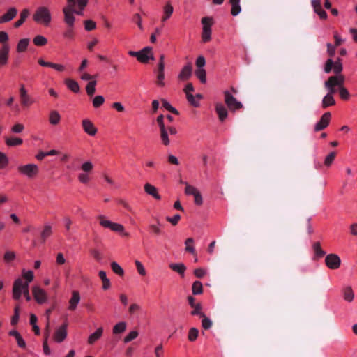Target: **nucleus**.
I'll return each instance as SVG.
<instances>
[{
  "mask_svg": "<svg viewBox=\"0 0 357 357\" xmlns=\"http://www.w3.org/2000/svg\"><path fill=\"white\" fill-rule=\"evenodd\" d=\"M193 310L191 312L192 315H199L201 317H204V314L202 312V305L199 303H197L194 307H192Z\"/></svg>",
  "mask_w": 357,
  "mask_h": 357,
  "instance_id": "5fc2aeb1",
  "label": "nucleus"
},
{
  "mask_svg": "<svg viewBox=\"0 0 357 357\" xmlns=\"http://www.w3.org/2000/svg\"><path fill=\"white\" fill-rule=\"evenodd\" d=\"M241 0H229V2L231 4V14L233 16L238 15L241 12V8L240 5Z\"/></svg>",
  "mask_w": 357,
  "mask_h": 357,
  "instance_id": "c756f323",
  "label": "nucleus"
},
{
  "mask_svg": "<svg viewBox=\"0 0 357 357\" xmlns=\"http://www.w3.org/2000/svg\"><path fill=\"white\" fill-rule=\"evenodd\" d=\"M98 219L100 220V225L105 227V228H109L110 229L112 225V222H111L109 220H107L106 218L103 215H100L98 217Z\"/></svg>",
  "mask_w": 357,
  "mask_h": 357,
  "instance_id": "4d7b16f0",
  "label": "nucleus"
},
{
  "mask_svg": "<svg viewBox=\"0 0 357 357\" xmlns=\"http://www.w3.org/2000/svg\"><path fill=\"white\" fill-rule=\"evenodd\" d=\"M67 328L68 324L64 323L56 329L53 336V339L56 342L61 343L65 340L68 335Z\"/></svg>",
  "mask_w": 357,
  "mask_h": 357,
  "instance_id": "4468645a",
  "label": "nucleus"
},
{
  "mask_svg": "<svg viewBox=\"0 0 357 357\" xmlns=\"http://www.w3.org/2000/svg\"><path fill=\"white\" fill-rule=\"evenodd\" d=\"M195 75L197 78L200 80V82L203 84L206 82V73L204 69H197L195 71Z\"/></svg>",
  "mask_w": 357,
  "mask_h": 357,
  "instance_id": "09e8293b",
  "label": "nucleus"
},
{
  "mask_svg": "<svg viewBox=\"0 0 357 357\" xmlns=\"http://www.w3.org/2000/svg\"><path fill=\"white\" fill-rule=\"evenodd\" d=\"M32 293L36 301L38 304H43L47 301V294L38 285L33 286Z\"/></svg>",
  "mask_w": 357,
  "mask_h": 357,
  "instance_id": "f8f14e48",
  "label": "nucleus"
},
{
  "mask_svg": "<svg viewBox=\"0 0 357 357\" xmlns=\"http://www.w3.org/2000/svg\"><path fill=\"white\" fill-rule=\"evenodd\" d=\"M97 82L96 79L90 81L86 86V91L89 96H91L94 94L96 92V86Z\"/></svg>",
  "mask_w": 357,
  "mask_h": 357,
  "instance_id": "79ce46f5",
  "label": "nucleus"
},
{
  "mask_svg": "<svg viewBox=\"0 0 357 357\" xmlns=\"http://www.w3.org/2000/svg\"><path fill=\"white\" fill-rule=\"evenodd\" d=\"M199 331L196 328H191L189 331L188 338L189 341L194 342L197 340Z\"/></svg>",
  "mask_w": 357,
  "mask_h": 357,
  "instance_id": "603ef678",
  "label": "nucleus"
},
{
  "mask_svg": "<svg viewBox=\"0 0 357 357\" xmlns=\"http://www.w3.org/2000/svg\"><path fill=\"white\" fill-rule=\"evenodd\" d=\"M17 10L15 7H10L6 13L0 17V24H3L11 21L15 17Z\"/></svg>",
  "mask_w": 357,
  "mask_h": 357,
  "instance_id": "6ab92c4d",
  "label": "nucleus"
},
{
  "mask_svg": "<svg viewBox=\"0 0 357 357\" xmlns=\"http://www.w3.org/2000/svg\"><path fill=\"white\" fill-rule=\"evenodd\" d=\"M160 139L164 146H169L170 144V140L169 139L168 132L167 128L160 130Z\"/></svg>",
  "mask_w": 357,
  "mask_h": 357,
  "instance_id": "4c0bfd02",
  "label": "nucleus"
},
{
  "mask_svg": "<svg viewBox=\"0 0 357 357\" xmlns=\"http://www.w3.org/2000/svg\"><path fill=\"white\" fill-rule=\"evenodd\" d=\"M332 69L333 70L335 75H342L341 73L343 70V66L342 59L340 58H337L335 61H333L332 59H328L326 60L324 65V71L326 73H329Z\"/></svg>",
  "mask_w": 357,
  "mask_h": 357,
  "instance_id": "6e6552de",
  "label": "nucleus"
},
{
  "mask_svg": "<svg viewBox=\"0 0 357 357\" xmlns=\"http://www.w3.org/2000/svg\"><path fill=\"white\" fill-rule=\"evenodd\" d=\"M67 6L63 8L64 14V22L70 28L74 27L75 17L74 16V7L75 6V0H67Z\"/></svg>",
  "mask_w": 357,
  "mask_h": 357,
  "instance_id": "39448f33",
  "label": "nucleus"
},
{
  "mask_svg": "<svg viewBox=\"0 0 357 357\" xmlns=\"http://www.w3.org/2000/svg\"><path fill=\"white\" fill-rule=\"evenodd\" d=\"M84 29L88 31H92L93 29H96V24L95 22H93V20H85L84 22Z\"/></svg>",
  "mask_w": 357,
  "mask_h": 357,
  "instance_id": "13d9d810",
  "label": "nucleus"
},
{
  "mask_svg": "<svg viewBox=\"0 0 357 357\" xmlns=\"http://www.w3.org/2000/svg\"><path fill=\"white\" fill-rule=\"evenodd\" d=\"M29 10L27 8L23 9L20 13V19L14 23V27L18 28L22 26L29 15Z\"/></svg>",
  "mask_w": 357,
  "mask_h": 357,
  "instance_id": "2f4dec72",
  "label": "nucleus"
},
{
  "mask_svg": "<svg viewBox=\"0 0 357 357\" xmlns=\"http://www.w3.org/2000/svg\"><path fill=\"white\" fill-rule=\"evenodd\" d=\"M192 66L191 63L185 64L181 70L178 75V79L179 81L185 82L188 80L192 76Z\"/></svg>",
  "mask_w": 357,
  "mask_h": 357,
  "instance_id": "f3484780",
  "label": "nucleus"
},
{
  "mask_svg": "<svg viewBox=\"0 0 357 357\" xmlns=\"http://www.w3.org/2000/svg\"><path fill=\"white\" fill-rule=\"evenodd\" d=\"M15 253L13 251H7L5 252L3 259L6 262H11L15 259Z\"/></svg>",
  "mask_w": 357,
  "mask_h": 357,
  "instance_id": "e2e57ef3",
  "label": "nucleus"
},
{
  "mask_svg": "<svg viewBox=\"0 0 357 357\" xmlns=\"http://www.w3.org/2000/svg\"><path fill=\"white\" fill-rule=\"evenodd\" d=\"M10 45H1L0 47V66H3L7 64L9 57Z\"/></svg>",
  "mask_w": 357,
  "mask_h": 357,
  "instance_id": "aec40b11",
  "label": "nucleus"
},
{
  "mask_svg": "<svg viewBox=\"0 0 357 357\" xmlns=\"http://www.w3.org/2000/svg\"><path fill=\"white\" fill-rule=\"evenodd\" d=\"M22 279L24 280V283H26L27 286L29 287V284L34 279V273L31 270L22 269Z\"/></svg>",
  "mask_w": 357,
  "mask_h": 357,
  "instance_id": "a878e982",
  "label": "nucleus"
},
{
  "mask_svg": "<svg viewBox=\"0 0 357 357\" xmlns=\"http://www.w3.org/2000/svg\"><path fill=\"white\" fill-rule=\"evenodd\" d=\"M325 263L328 268L336 270L340 267L341 259L336 254H329L326 256Z\"/></svg>",
  "mask_w": 357,
  "mask_h": 357,
  "instance_id": "ddd939ff",
  "label": "nucleus"
},
{
  "mask_svg": "<svg viewBox=\"0 0 357 357\" xmlns=\"http://www.w3.org/2000/svg\"><path fill=\"white\" fill-rule=\"evenodd\" d=\"M93 167V164L89 160L85 161L81 165L80 169L82 172L77 175V179L81 183L87 184L90 182Z\"/></svg>",
  "mask_w": 357,
  "mask_h": 357,
  "instance_id": "20e7f679",
  "label": "nucleus"
},
{
  "mask_svg": "<svg viewBox=\"0 0 357 357\" xmlns=\"http://www.w3.org/2000/svg\"><path fill=\"white\" fill-rule=\"evenodd\" d=\"M111 268L114 273L117 274L119 276H123L124 275V271L122 267L116 261H113L111 263Z\"/></svg>",
  "mask_w": 357,
  "mask_h": 357,
  "instance_id": "c03bdc74",
  "label": "nucleus"
},
{
  "mask_svg": "<svg viewBox=\"0 0 357 357\" xmlns=\"http://www.w3.org/2000/svg\"><path fill=\"white\" fill-rule=\"evenodd\" d=\"M33 20L38 24L49 26L52 22L50 10L45 6L38 7L33 15Z\"/></svg>",
  "mask_w": 357,
  "mask_h": 357,
  "instance_id": "f257e3e1",
  "label": "nucleus"
},
{
  "mask_svg": "<svg viewBox=\"0 0 357 357\" xmlns=\"http://www.w3.org/2000/svg\"><path fill=\"white\" fill-rule=\"evenodd\" d=\"M330 83L331 82H329L328 79L324 82V86L328 90V93L322 99L321 107L324 109L333 106L335 104L333 95L335 93L336 89H333Z\"/></svg>",
  "mask_w": 357,
  "mask_h": 357,
  "instance_id": "0eeeda50",
  "label": "nucleus"
},
{
  "mask_svg": "<svg viewBox=\"0 0 357 357\" xmlns=\"http://www.w3.org/2000/svg\"><path fill=\"white\" fill-rule=\"evenodd\" d=\"M19 92L21 105L23 107L28 108L35 103V100L28 93L23 84H20Z\"/></svg>",
  "mask_w": 357,
  "mask_h": 357,
  "instance_id": "9d476101",
  "label": "nucleus"
},
{
  "mask_svg": "<svg viewBox=\"0 0 357 357\" xmlns=\"http://www.w3.org/2000/svg\"><path fill=\"white\" fill-rule=\"evenodd\" d=\"M110 229L113 231L122 233L124 231V227L121 224L113 222Z\"/></svg>",
  "mask_w": 357,
  "mask_h": 357,
  "instance_id": "0e129e2a",
  "label": "nucleus"
},
{
  "mask_svg": "<svg viewBox=\"0 0 357 357\" xmlns=\"http://www.w3.org/2000/svg\"><path fill=\"white\" fill-rule=\"evenodd\" d=\"M192 294L195 295L201 294L203 292V286L201 282L195 281L192 284Z\"/></svg>",
  "mask_w": 357,
  "mask_h": 357,
  "instance_id": "a19ab883",
  "label": "nucleus"
},
{
  "mask_svg": "<svg viewBox=\"0 0 357 357\" xmlns=\"http://www.w3.org/2000/svg\"><path fill=\"white\" fill-rule=\"evenodd\" d=\"M202 318V326L204 329H209L212 326V321L209 318H208L205 314L204 317H201Z\"/></svg>",
  "mask_w": 357,
  "mask_h": 357,
  "instance_id": "052dcab7",
  "label": "nucleus"
},
{
  "mask_svg": "<svg viewBox=\"0 0 357 357\" xmlns=\"http://www.w3.org/2000/svg\"><path fill=\"white\" fill-rule=\"evenodd\" d=\"M104 102H105V98L101 95L96 96L93 99V106L95 108L100 107L101 105H103Z\"/></svg>",
  "mask_w": 357,
  "mask_h": 357,
  "instance_id": "3c124183",
  "label": "nucleus"
},
{
  "mask_svg": "<svg viewBox=\"0 0 357 357\" xmlns=\"http://www.w3.org/2000/svg\"><path fill=\"white\" fill-rule=\"evenodd\" d=\"M127 325L125 321H120L114 326L112 332L114 334L123 333L126 329Z\"/></svg>",
  "mask_w": 357,
  "mask_h": 357,
  "instance_id": "e433bc0d",
  "label": "nucleus"
},
{
  "mask_svg": "<svg viewBox=\"0 0 357 357\" xmlns=\"http://www.w3.org/2000/svg\"><path fill=\"white\" fill-rule=\"evenodd\" d=\"M186 98L192 106L197 107L199 105V100H196L192 93L186 96Z\"/></svg>",
  "mask_w": 357,
  "mask_h": 357,
  "instance_id": "338daca9",
  "label": "nucleus"
},
{
  "mask_svg": "<svg viewBox=\"0 0 357 357\" xmlns=\"http://www.w3.org/2000/svg\"><path fill=\"white\" fill-rule=\"evenodd\" d=\"M174 12V8L169 1L167 2L163 7V15L161 17L162 22H165L169 19Z\"/></svg>",
  "mask_w": 357,
  "mask_h": 357,
  "instance_id": "b1692460",
  "label": "nucleus"
},
{
  "mask_svg": "<svg viewBox=\"0 0 357 357\" xmlns=\"http://www.w3.org/2000/svg\"><path fill=\"white\" fill-rule=\"evenodd\" d=\"M52 227L49 225H46L44 226V228L41 231V238L45 241L47 238H49L52 235Z\"/></svg>",
  "mask_w": 357,
  "mask_h": 357,
  "instance_id": "37998d69",
  "label": "nucleus"
},
{
  "mask_svg": "<svg viewBox=\"0 0 357 357\" xmlns=\"http://www.w3.org/2000/svg\"><path fill=\"white\" fill-rule=\"evenodd\" d=\"M8 164V158L6 155L0 152V169L6 167Z\"/></svg>",
  "mask_w": 357,
  "mask_h": 357,
  "instance_id": "680f3d73",
  "label": "nucleus"
},
{
  "mask_svg": "<svg viewBox=\"0 0 357 357\" xmlns=\"http://www.w3.org/2000/svg\"><path fill=\"white\" fill-rule=\"evenodd\" d=\"M156 76L155 84L160 88L165 86V71L154 70Z\"/></svg>",
  "mask_w": 357,
  "mask_h": 357,
  "instance_id": "393cba45",
  "label": "nucleus"
},
{
  "mask_svg": "<svg viewBox=\"0 0 357 357\" xmlns=\"http://www.w3.org/2000/svg\"><path fill=\"white\" fill-rule=\"evenodd\" d=\"M82 126L84 131L90 136H94L97 133V128L94 124L88 119L82 120Z\"/></svg>",
  "mask_w": 357,
  "mask_h": 357,
  "instance_id": "a211bd4d",
  "label": "nucleus"
},
{
  "mask_svg": "<svg viewBox=\"0 0 357 357\" xmlns=\"http://www.w3.org/2000/svg\"><path fill=\"white\" fill-rule=\"evenodd\" d=\"M9 335L13 336L15 338L16 342L19 347L26 348V342L21 335V334L16 330H12L8 333Z\"/></svg>",
  "mask_w": 357,
  "mask_h": 357,
  "instance_id": "5701e85b",
  "label": "nucleus"
},
{
  "mask_svg": "<svg viewBox=\"0 0 357 357\" xmlns=\"http://www.w3.org/2000/svg\"><path fill=\"white\" fill-rule=\"evenodd\" d=\"M185 185V193L188 195H195L197 193H198L199 191V190L192 186V185H189L188 183H184Z\"/></svg>",
  "mask_w": 357,
  "mask_h": 357,
  "instance_id": "a18cd8bd",
  "label": "nucleus"
},
{
  "mask_svg": "<svg viewBox=\"0 0 357 357\" xmlns=\"http://www.w3.org/2000/svg\"><path fill=\"white\" fill-rule=\"evenodd\" d=\"M202 39L204 43L209 42L211 40V27L213 20L210 17H204L202 19Z\"/></svg>",
  "mask_w": 357,
  "mask_h": 357,
  "instance_id": "423d86ee",
  "label": "nucleus"
},
{
  "mask_svg": "<svg viewBox=\"0 0 357 357\" xmlns=\"http://www.w3.org/2000/svg\"><path fill=\"white\" fill-rule=\"evenodd\" d=\"M33 43L36 46H44L47 43V39L42 35H37L33 39Z\"/></svg>",
  "mask_w": 357,
  "mask_h": 357,
  "instance_id": "58836bf2",
  "label": "nucleus"
},
{
  "mask_svg": "<svg viewBox=\"0 0 357 357\" xmlns=\"http://www.w3.org/2000/svg\"><path fill=\"white\" fill-rule=\"evenodd\" d=\"M139 333L137 331H130L123 339L125 343H128L130 341L136 339Z\"/></svg>",
  "mask_w": 357,
  "mask_h": 357,
  "instance_id": "6e6d98bb",
  "label": "nucleus"
},
{
  "mask_svg": "<svg viewBox=\"0 0 357 357\" xmlns=\"http://www.w3.org/2000/svg\"><path fill=\"white\" fill-rule=\"evenodd\" d=\"M169 268L182 276L184 275V273L186 270V266L183 263L170 264Z\"/></svg>",
  "mask_w": 357,
  "mask_h": 357,
  "instance_id": "473e14b6",
  "label": "nucleus"
},
{
  "mask_svg": "<svg viewBox=\"0 0 357 357\" xmlns=\"http://www.w3.org/2000/svg\"><path fill=\"white\" fill-rule=\"evenodd\" d=\"M17 170L20 175L30 180L37 178L40 172L38 165L34 163L20 165Z\"/></svg>",
  "mask_w": 357,
  "mask_h": 357,
  "instance_id": "7ed1b4c3",
  "label": "nucleus"
},
{
  "mask_svg": "<svg viewBox=\"0 0 357 357\" xmlns=\"http://www.w3.org/2000/svg\"><path fill=\"white\" fill-rule=\"evenodd\" d=\"M135 264L136 266L137 272L140 275L144 276L146 275V269L141 261L139 260H135Z\"/></svg>",
  "mask_w": 357,
  "mask_h": 357,
  "instance_id": "864d4df0",
  "label": "nucleus"
},
{
  "mask_svg": "<svg viewBox=\"0 0 357 357\" xmlns=\"http://www.w3.org/2000/svg\"><path fill=\"white\" fill-rule=\"evenodd\" d=\"M155 57L152 52V47L147 46L139 51V61L146 63L149 60H154Z\"/></svg>",
  "mask_w": 357,
  "mask_h": 357,
  "instance_id": "2eb2a0df",
  "label": "nucleus"
},
{
  "mask_svg": "<svg viewBox=\"0 0 357 357\" xmlns=\"http://www.w3.org/2000/svg\"><path fill=\"white\" fill-rule=\"evenodd\" d=\"M5 143L8 146H17L23 143V140L18 137H6Z\"/></svg>",
  "mask_w": 357,
  "mask_h": 357,
  "instance_id": "c9c22d12",
  "label": "nucleus"
},
{
  "mask_svg": "<svg viewBox=\"0 0 357 357\" xmlns=\"http://www.w3.org/2000/svg\"><path fill=\"white\" fill-rule=\"evenodd\" d=\"M144 190L147 194L153 196L155 199H156L158 200L160 199L161 197L158 192L157 188L155 186H153V185L149 184V183H146L144 185Z\"/></svg>",
  "mask_w": 357,
  "mask_h": 357,
  "instance_id": "cd10ccee",
  "label": "nucleus"
},
{
  "mask_svg": "<svg viewBox=\"0 0 357 357\" xmlns=\"http://www.w3.org/2000/svg\"><path fill=\"white\" fill-rule=\"evenodd\" d=\"M335 158V152H331L324 160V165L326 167H330L331 164L333 162Z\"/></svg>",
  "mask_w": 357,
  "mask_h": 357,
  "instance_id": "bf43d9fd",
  "label": "nucleus"
},
{
  "mask_svg": "<svg viewBox=\"0 0 357 357\" xmlns=\"http://www.w3.org/2000/svg\"><path fill=\"white\" fill-rule=\"evenodd\" d=\"M80 301V296L77 291H73L72 296L69 301L68 310L74 311Z\"/></svg>",
  "mask_w": 357,
  "mask_h": 357,
  "instance_id": "4be33fe9",
  "label": "nucleus"
},
{
  "mask_svg": "<svg viewBox=\"0 0 357 357\" xmlns=\"http://www.w3.org/2000/svg\"><path fill=\"white\" fill-rule=\"evenodd\" d=\"M166 220L172 225H176L181 220V215L179 214H176L173 217H167Z\"/></svg>",
  "mask_w": 357,
  "mask_h": 357,
  "instance_id": "69168bd1",
  "label": "nucleus"
},
{
  "mask_svg": "<svg viewBox=\"0 0 357 357\" xmlns=\"http://www.w3.org/2000/svg\"><path fill=\"white\" fill-rule=\"evenodd\" d=\"M225 102L229 109L231 111H236L243 107L241 102L238 101L236 98L228 91L224 92Z\"/></svg>",
  "mask_w": 357,
  "mask_h": 357,
  "instance_id": "9b49d317",
  "label": "nucleus"
},
{
  "mask_svg": "<svg viewBox=\"0 0 357 357\" xmlns=\"http://www.w3.org/2000/svg\"><path fill=\"white\" fill-rule=\"evenodd\" d=\"M312 248H313L315 255L318 257H322L323 256L325 255V252L322 250V249L321 248L320 243H319V242L314 243L313 244Z\"/></svg>",
  "mask_w": 357,
  "mask_h": 357,
  "instance_id": "8fccbe9b",
  "label": "nucleus"
},
{
  "mask_svg": "<svg viewBox=\"0 0 357 357\" xmlns=\"http://www.w3.org/2000/svg\"><path fill=\"white\" fill-rule=\"evenodd\" d=\"M342 294L344 301L351 303L354 299V293L351 286H347L342 289Z\"/></svg>",
  "mask_w": 357,
  "mask_h": 357,
  "instance_id": "bb28decb",
  "label": "nucleus"
},
{
  "mask_svg": "<svg viewBox=\"0 0 357 357\" xmlns=\"http://www.w3.org/2000/svg\"><path fill=\"white\" fill-rule=\"evenodd\" d=\"M149 229L155 235H160L162 234L161 224L159 220H157V224L150 225Z\"/></svg>",
  "mask_w": 357,
  "mask_h": 357,
  "instance_id": "49530a36",
  "label": "nucleus"
},
{
  "mask_svg": "<svg viewBox=\"0 0 357 357\" xmlns=\"http://www.w3.org/2000/svg\"><path fill=\"white\" fill-rule=\"evenodd\" d=\"M215 111L220 121H224L228 115L226 107L221 102L215 104Z\"/></svg>",
  "mask_w": 357,
  "mask_h": 357,
  "instance_id": "412c9836",
  "label": "nucleus"
},
{
  "mask_svg": "<svg viewBox=\"0 0 357 357\" xmlns=\"http://www.w3.org/2000/svg\"><path fill=\"white\" fill-rule=\"evenodd\" d=\"M194 243V239L192 238H188L185 241V251L192 254L195 255V249L193 245Z\"/></svg>",
  "mask_w": 357,
  "mask_h": 357,
  "instance_id": "ea45409f",
  "label": "nucleus"
},
{
  "mask_svg": "<svg viewBox=\"0 0 357 357\" xmlns=\"http://www.w3.org/2000/svg\"><path fill=\"white\" fill-rule=\"evenodd\" d=\"M103 333V328L102 327L98 328L94 333L91 334L88 338V343L89 344H94L98 340H99Z\"/></svg>",
  "mask_w": 357,
  "mask_h": 357,
  "instance_id": "c85d7f7f",
  "label": "nucleus"
},
{
  "mask_svg": "<svg viewBox=\"0 0 357 357\" xmlns=\"http://www.w3.org/2000/svg\"><path fill=\"white\" fill-rule=\"evenodd\" d=\"M65 84L68 89L73 93H77L79 92L80 88L77 82L71 79H66L65 80Z\"/></svg>",
  "mask_w": 357,
  "mask_h": 357,
  "instance_id": "7c9ffc66",
  "label": "nucleus"
},
{
  "mask_svg": "<svg viewBox=\"0 0 357 357\" xmlns=\"http://www.w3.org/2000/svg\"><path fill=\"white\" fill-rule=\"evenodd\" d=\"M27 287H29L27 286L26 283H24V280L21 278L15 279L12 288L13 298L15 301L20 300Z\"/></svg>",
  "mask_w": 357,
  "mask_h": 357,
  "instance_id": "1a4fd4ad",
  "label": "nucleus"
},
{
  "mask_svg": "<svg viewBox=\"0 0 357 357\" xmlns=\"http://www.w3.org/2000/svg\"><path fill=\"white\" fill-rule=\"evenodd\" d=\"M328 79L333 89L338 88L340 97L342 100H347L349 99V92L344 86L345 77L343 75L331 76Z\"/></svg>",
  "mask_w": 357,
  "mask_h": 357,
  "instance_id": "f03ea898",
  "label": "nucleus"
},
{
  "mask_svg": "<svg viewBox=\"0 0 357 357\" xmlns=\"http://www.w3.org/2000/svg\"><path fill=\"white\" fill-rule=\"evenodd\" d=\"M61 121V115L56 110H52L49 114V121L52 125H57Z\"/></svg>",
  "mask_w": 357,
  "mask_h": 357,
  "instance_id": "72a5a7b5",
  "label": "nucleus"
},
{
  "mask_svg": "<svg viewBox=\"0 0 357 357\" xmlns=\"http://www.w3.org/2000/svg\"><path fill=\"white\" fill-rule=\"evenodd\" d=\"M331 117L330 112H325L320 120L314 125V131L318 132L325 129L329 125Z\"/></svg>",
  "mask_w": 357,
  "mask_h": 357,
  "instance_id": "dca6fc26",
  "label": "nucleus"
},
{
  "mask_svg": "<svg viewBox=\"0 0 357 357\" xmlns=\"http://www.w3.org/2000/svg\"><path fill=\"white\" fill-rule=\"evenodd\" d=\"M20 305L17 304L15 305L14 308V314L11 318V324L12 325H16L19 321L20 317Z\"/></svg>",
  "mask_w": 357,
  "mask_h": 357,
  "instance_id": "de8ad7c7",
  "label": "nucleus"
},
{
  "mask_svg": "<svg viewBox=\"0 0 357 357\" xmlns=\"http://www.w3.org/2000/svg\"><path fill=\"white\" fill-rule=\"evenodd\" d=\"M206 64L205 58L203 56H199L196 60V66L197 69H204V66Z\"/></svg>",
  "mask_w": 357,
  "mask_h": 357,
  "instance_id": "774afa93",
  "label": "nucleus"
},
{
  "mask_svg": "<svg viewBox=\"0 0 357 357\" xmlns=\"http://www.w3.org/2000/svg\"><path fill=\"white\" fill-rule=\"evenodd\" d=\"M29 43V39L23 38L19 40L17 44L16 50L19 53L24 52L26 50Z\"/></svg>",
  "mask_w": 357,
  "mask_h": 357,
  "instance_id": "f704fd0d",
  "label": "nucleus"
}]
</instances>
